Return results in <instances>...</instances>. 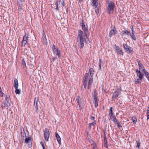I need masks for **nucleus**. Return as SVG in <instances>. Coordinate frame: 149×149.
<instances>
[{
  "label": "nucleus",
  "instance_id": "nucleus-1",
  "mask_svg": "<svg viewBox=\"0 0 149 149\" xmlns=\"http://www.w3.org/2000/svg\"><path fill=\"white\" fill-rule=\"evenodd\" d=\"M81 26L82 28V31L81 30L78 31V35L77 38V42L78 46L81 49H82L84 46V42H86V38H87V32L88 31V29L85 26L84 22L83 20H82Z\"/></svg>",
  "mask_w": 149,
  "mask_h": 149
},
{
  "label": "nucleus",
  "instance_id": "nucleus-2",
  "mask_svg": "<svg viewBox=\"0 0 149 149\" xmlns=\"http://www.w3.org/2000/svg\"><path fill=\"white\" fill-rule=\"evenodd\" d=\"M108 6L107 7V12L109 14L113 13L114 10L115 5L112 1L108 0L107 1Z\"/></svg>",
  "mask_w": 149,
  "mask_h": 149
},
{
  "label": "nucleus",
  "instance_id": "nucleus-3",
  "mask_svg": "<svg viewBox=\"0 0 149 149\" xmlns=\"http://www.w3.org/2000/svg\"><path fill=\"white\" fill-rule=\"evenodd\" d=\"M92 97L93 98V103L95 104V106L96 108L98 106V96L97 92L94 91L92 94Z\"/></svg>",
  "mask_w": 149,
  "mask_h": 149
},
{
  "label": "nucleus",
  "instance_id": "nucleus-4",
  "mask_svg": "<svg viewBox=\"0 0 149 149\" xmlns=\"http://www.w3.org/2000/svg\"><path fill=\"white\" fill-rule=\"evenodd\" d=\"M123 48L126 53L130 55L133 54V51L131 47L129 46L127 43L123 44Z\"/></svg>",
  "mask_w": 149,
  "mask_h": 149
},
{
  "label": "nucleus",
  "instance_id": "nucleus-5",
  "mask_svg": "<svg viewBox=\"0 0 149 149\" xmlns=\"http://www.w3.org/2000/svg\"><path fill=\"white\" fill-rule=\"evenodd\" d=\"M14 87L15 89V93L19 95L20 94V91L18 89V80L16 79H15L14 80Z\"/></svg>",
  "mask_w": 149,
  "mask_h": 149
},
{
  "label": "nucleus",
  "instance_id": "nucleus-6",
  "mask_svg": "<svg viewBox=\"0 0 149 149\" xmlns=\"http://www.w3.org/2000/svg\"><path fill=\"white\" fill-rule=\"evenodd\" d=\"M52 48L54 52L57 55L58 57L59 58H61V56L60 54L59 49L57 47H56L54 45H53Z\"/></svg>",
  "mask_w": 149,
  "mask_h": 149
},
{
  "label": "nucleus",
  "instance_id": "nucleus-7",
  "mask_svg": "<svg viewBox=\"0 0 149 149\" xmlns=\"http://www.w3.org/2000/svg\"><path fill=\"white\" fill-rule=\"evenodd\" d=\"M31 141L32 140L31 137L29 136H27L25 134V139L24 142L28 144L29 147L31 148L32 146Z\"/></svg>",
  "mask_w": 149,
  "mask_h": 149
},
{
  "label": "nucleus",
  "instance_id": "nucleus-8",
  "mask_svg": "<svg viewBox=\"0 0 149 149\" xmlns=\"http://www.w3.org/2000/svg\"><path fill=\"white\" fill-rule=\"evenodd\" d=\"M50 135V132L49 130L47 128H45L44 131V137L45 140L46 141H48Z\"/></svg>",
  "mask_w": 149,
  "mask_h": 149
},
{
  "label": "nucleus",
  "instance_id": "nucleus-9",
  "mask_svg": "<svg viewBox=\"0 0 149 149\" xmlns=\"http://www.w3.org/2000/svg\"><path fill=\"white\" fill-rule=\"evenodd\" d=\"M116 46V50L117 52V53L118 54L123 55V51L122 49H120L118 46L115 45Z\"/></svg>",
  "mask_w": 149,
  "mask_h": 149
},
{
  "label": "nucleus",
  "instance_id": "nucleus-10",
  "mask_svg": "<svg viewBox=\"0 0 149 149\" xmlns=\"http://www.w3.org/2000/svg\"><path fill=\"white\" fill-rule=\"evenodd\" d=\"M39 100L38 98V97H35L34 99V106L36 108V112L37 113L38 112V102Z\"/></svg>",
  "mask_w": 149,
  "mask_h": 149
},
{
  "label": "nucleus",
  "instance_id": "nucleus-11",
  "mask_svg": "<svg viewBox=\"0 0 149 149\" xmlns=\"http://www.w3.org/2000/svg\"><path fill=\"white\" fill-rule=\"evenodd\" d=\"M88 79H89V74L86 73L84 74L83 80V82L87 84V81Z\"/></svg>",
  "mask_w": 149,
  "mask_h": 149
},
{
  "label": "nucleus",
  "instance_id": "nucleus-12",
  "mask_svg": "<svg viewBox=\"0 0 149 149\" xmlns=\"http://www.w3.org/2000/svg\"><path fill=\"white\" fill-rule=\"evenodd\" d=\"M10 96L8 95H6L5 97V100L6 101L7 105L8 106H10L11 105V102L10 100Z\"/></svg>",
  "mask_w": 149,
  "mask_h": 149
},
{
  "label": "nucleus",
  "instance_id": "nucleus-13",
  "mask_svg": "<svg viewBox=\"0 0 149 149\" xmlns=\"http://www.w3.org/2000/svg\"><path fill=\"white\" fill-rule=\"evenodd\" d=\"M117 33V30L116 29H111L109 32V36L111 37L113 35H115Z\"/></svg>",
  "mask_w": 149,
  "mask_h": 149
},
{
  "label": "nucleus",
  "instance_id": "nucleus-14",
  "mask_svg": "<svg viewBox=\"0 0 149 149\" xmlns=\"http://www.w3.org/2000/svg\"><path fill=\"white\" fill-rule=\"evenodd\" d=\"M89 72L90 73L89 78H93V75L94 74V71L93 69L92 68H89Z\"/></svg>",
  "mask_w": 149,
  "mask_h": 149
},
{
  "label": "nucleus",
  "instance_id": "nucleus-15",
  "mask_svg": "<svg viewBox=\"0 0 149 149\" xmlns=\"http://www.w3.org/2000/svg\"><path fill=\"white\" fill-rule=\"evenodd\" d=\"M121 35L124 36L125 35H127L128 36L130 35V32L127 30L126 31H122L120 33Z\"/></svg>",
  "mask_w": 149,
  "mask_h": 149
},
{
  "label": "nucleus",
  "instance_id": "nucleus-16",
  "mask_svg": "<svg viewBox=\"0 0 149 149\" xmlns=\"http://www.w3.org/2000/svg\"><path fill=\"white\" fill-rule=\"evenodd\" d=\"M55 136L58 143L59 145H61V139L60 136L57 132L55 133Z\"/></svg>",
  "mask_w": 149,
  "mask_h": 149
},
{
  "label": "nucleus",
  "instance_id": "nucleus-17",
  "mask_svg": "<svg viewBox=\"0 0 149 149\" xmlns=\"http://www.w3.org/2000/svg\"><path fill=\"white\" fill-rule=\"evenodd\" d=\"M98 0H92L91 5L94 6H98Z\"/></svg>",
  "mask_w": 149,
  "mask_h": 149
},
{
  "label": "nucleus",
  "instance_id": "nucleus-18",
  "mask_svg": "<svg viewBox=\"0 0 149 149\" xmlns=\"http://www.w3.org/2000/svg\"><path fill=\"white\" fill-rule=\"evenodd\" d=\"M95 13L97 15H98L100 11L101 10V8L100 6H95Z\"/></svg>",
  "mask_w": 149,
  "mask_h": 149
},
{
  "label": "nucleus",
  "instance_id": "nucleus-19",
  "mask_svg": "<svg viewBox=\"0 0 149 149\" xmlns=\"http://www.w3.org/2000/svg\"><path fill=\"white\" fill-rule=\"evenodd\" d=\"M120 93V92L119 91L118 92L117 91H115L113 93V97L114 98L116 99Z\"/></svg>",
  "mask_w": 149,
  "mask_h": 149
},
{
  "label": "nucleus",
  "instance_id": "nucleus-20",
  "mask_svg": "<svg viewBox=\"0 0 149 149\" xmlns=\"http://www.w3.org/2000/svg\"><path fill=\"white\" fill-rule=\"evenodd\" d=\"M81 99L79 96H77L76 98V101L79 107L80 108L81 105Z\"/></svg>",
  "mask_w": 149,
  "mask_h": 149
},
{
  "label": "nucleus",
  "instance_id": "nucleus-21",
  "mask_svg": "<svg viewBox=\"0 0 149 149\" xmlns=\"http://www.w3.org/2000/svg\"><path fill=\"white\" fill-rule=\"evenodd\" d=\"M143 71L144 72L145 76L149 81V73L144 68L143 69Z\"/></svg>",
  "mask_w": 149,
  "mask_h": 149
},
{
  "label": "nucleus",
  "instance_id": "nucleus-22",
  "mask_svg": "<svg viewBox=\"0 0 149 149\" xmlns=\"http://www.w3.org/2000/svg\"><path fill=\"white\" fill-rule=\"evenodd\" d=\"M29 34L28 33H25L23 38L22 40L28 41L29 38Z\"/></svg>",
  "mask_w": 149,
  "mask_h": 149
},
{
  "label": "nucleus",
  "instance_id": "nucleus-23",
  "mask_svg": "<svg viewBox=\"0 0 149 149\" xmlns=\"http://www.w3.org/2000/svg\"><path fill=\"white\" fill-rule=\"evenodd\" d=\"M28 43V41L27 40H22V41L21 42V46H23L24 47L25 46V45L26 44Z\"/></svg>",
  "mask_w": 149,
  "mask_h": 149
},
{
  "label": "nucleus",
  "instance_id": "nucleus-24",
  "mask_svg": "<svg viewBox=\"0 0 149 149\" xmlns=\"http://www.w3.org/2000/svg\"><path fill=\"white\" fill-rule=\"evenodd\" d=\"M103 63L102 62V60L101 59H99V70H101V66L103 65Z\"/></svg>",
  "mask_w": 149,
  "mask_h": 149
},
{
  "label": "nucleus",
  "instance_id": "nucleus-25",
  "mask_svg": "<svg viewBox=\"0 0 149 149\" xmlns=\"http://www.w3.org/2000/svg\"><path fill=\"white\" fill-rule=\"evenodd\" d=\"M96 124V122L95 120H94L93 122L90 123L89 124L90 127V129L91 130V129L92 126L95 125Z\"/></svg>",
  "mask_w": 149,
  "mask_h": 149
},
{
  "label": "nucleus",
  "instance_id": "nucleus-26",
  "mask_svg": "<svg viewBox=\"0 0 149 149\" xmlns=\"http://www.w3.org/2000/svg\"><path fill=\"white\" fill-rule=\"evenodd\" d=\"M109 112V115L110 116V118H111L113 115L114 114L113 112L112 108L111 107L110 108Z\"/></svg>",
  "mask_w": 149,
  "mask_h": 149
},
{
  "label": "nucleus",
  "instance_id": "nucleus-27",
  "mask_svg": "<svg viewBox=\"0 0 149 149\" xmlns=\"http://www.w3.org/2000/svg\"><path fill=\"white\" fill-rule=\"evenodd\" d=\"M104 146L106 148H107L108 147L107 146V139L105 136L104 138Z\"/></svg>",
  "mask_w": 149,
  "mask_h": 149
},
{
  "label": "nucleus",
  "instance_id": "nucleus-28",
  "mask_svg": "<svg viewBox=\"0 0 149 149\" xmlns=\"http://www.w3.org/2000/svg\"><path fill=\"white\" fill-rule=\"evenodd\" d=\"M137 74L140 79H142L143 78V75L141 72H139V73Z\"/></svg>",
  "mask_w": 149,
  "mask_h": 149
},
{
  "label": "nucleus",
  "instance_id": "nucleus-29",
  "mask_svg": "<svg viewBox=\"0 0 149 149\" xmlns=\"http://www.w3.org/2000/svg\"><path fill=\"white\" fill-rule=\"evenodd\" d=\"M93 81V78H89V80L88 81V85L89 86H91L92 84Z\"/></svg>",
  "mask_w": 149,
  "mask_h": 149
},
{
  "label": "nucleus",
  "instance_id": "nucleus-30",
  "mask_svg": "<svg viewBox=\"0 0 149 149\" xmlns=\"http://www.w3.org/2000/svg\"><path fill=\"white\" fill-rule=\"evenodd\" d=\"M91 146H92L93 149H98L96 143H94L93 144H92Z\"/></svg>",
  "mask_w": 149,
  "mask_h": 149
},
{
  "label": "nucleus",
  "instance_id": "nucleus-31",
  "mask_svg": "<svg viewBox=\"0 0 149 149\" xmlns=\"http://www.w3.org/2000/svg\"><path fill=\"white\" fill-rule=\"evenodd\" d=\"M86 84H87L86 83L83 82V84L81 87V89L82 91L84 90L86 88Z\"/></svg>",
  "mask_w": 149,
  "mask_h": 149
},
{
  "label": "nucleus",
  "instance_id": "nucleus-32",
  "mask_svg": "<svg viewBox=\"0 0 149 149\" xmlns=\"http://www.w3.org/2000/svg\"><path fill=\"white\" fill-rule=\"evenodd\" d=\"M130 36H131V37H132V38L133 40H136V38L135 36L134 33H132V34H130Z\"/></svg>",
  "mask_w": 149,
  "mask_h": 149
},
{
  "label": "nucleus",
  "instance_id": "nucleus-33",
  "mask_svg": "<svg viewBox=\"0 0 149 149\" xmlns=\"http://www.w3.org/2000/svg\"><path fill=\"white\" fill-rule=\"evenodd\" d=\"M138 63L139 67V69H141L142 68H143V65L141 63H140L139 61H138Z\"/></svg>",
  "mask_w": 149,
  "mask_h": 149
},
{
  "label": "nucleus",
  "instance_id": "nucleus-34",
  "mask_svg": "<svg viewBox=\"0 0 149 149\" xmlns=\"http://www.w3.org/2000/svg\"><path fill=\"white\" fill-rule=\"evenodd\" d=\"M136 143H137V146H136V147L137 148L139 149L140 145V143L138 141H136Z\"/></svg>",
  "mask_w": 149,
  "mask_h": 149
},
{
  "label": "nucleus",
  "instance_id": "nucleus-35",
  "mask_svg": "<svg viewBox=\"0 0 149 149\" xmlns=\"http://www.w3.org/2000/svg\"><path fill=\"white\" fill-rule=\"evenodd\" d=\"M139 79H137L135 81V82L136 84H139L141 83V81H139Z\"/></svg>",
  "mask_w": 149,
  "mask_h": 149
},
{
  "label": "nucleus",
  "instance_id": "nucleus-36",
  "mask_svg": "<svg viewBox=\"0 0 149 149\" xmlns=\"http://www.w3.org/2000/svg\"><path fill=\"white\" fill-rule=\"evenodd\" d=\"M147 119H149V107L148 108L147 110Z\"/></svg>",
  "mask_w": 149,
  "mask_h": 149
},
{
  "label": "nucleus",
  "instance_id": "nucleus-37",
  "mask_svg": "<svg viewBox=\"0 0 149 149\" xmlns=\"http://www.w3.org/2000/svg\"><path fill=\"white\" fill-rule=\"evenodd\" d=\"M132 121L134 124H136L137 122V119L136 117H134L132 118Z\"/></svg>",
  "mask_w": 149,
  "mask_h": 149
},
{
  "label": "nucleus",
  "instance_id": "nucleus-38",
  "mask_svg": "<svg viewBox=\"0 0 149 149\" xmlns=\"http://www.w3.org/2000/svg\"><path fill=\"white\" fill-rule=\"evenodd\" d=\"M43 40H44V43L45 45H46L47 43V40L46 38L45 37V38H44Z\"/></svg>",
  "mask_w": 149,
  "mask_h": 149
},
{
  "label": "nucleus",
  "instance_id": "nucleus-39",
  "mask_svg": "<svg viewBox=\"0 0 149 149\" xmlns=\"http://www.w3.org/2000/svg\"><path fill=\"white\" fill-rule=\"evenodd\" d=\"M113 121L114 123L115 124H117L119 123L118 121L116 118L114 120H112Z\"/></svg>",
  "mask_w": 149,
  "mask_h": 149
},
{
  "label": "nucleus",
  "instance_id": "nucleus-40",
  "mask_svg": "<svg viewBox=\"0 0 149 149\" xmlns=\"http://www.w3.org/2000/svg\"><path fill=\"white\" fill-rule=\"evenodd\" d=\"M4 93L1 91V88L0 87V96L2 97H3V95Z\"/></svg>",
  "mask_w": 149,
  "mask_h": 149
},
{
  "label": "nucleus",
  "instance_id": "nucleus-41",
  "mask_svg": "<svg viewBox=\"0 0 149 149\" xmlns=\"http://www.w3.org/2000/svg\"><path fill=\"white\" fill-rule=\"evenodd\" d=\"M6 107V104L4 102H2V104H1V107L2 108H3V107Z\"/></svg>",
  "mask_w": 149,
  "mask_h": 149
},
{
  "label": "nucleus",
  "instance_id": "nucleus-42",
  "mask_svg": "<svg viewBox=\"0 0 149 149\" xmlns=\"http://www.w3.org/2000/svg\"><path fill=\"white\" fill-rule=\"evenodd\" d=\"M117 124V126H118V128H120V127H122V126L120 124V123L119 122V123H118Z\"/></svg>",
  "mask_w": 149,
  "mask_h": 149
},
{
  "label": "nucleus",
  "instance_id": "nucleus-43",
  "mask_svg": "<svg viewBox=\"0 0 149 149\" xmlns=\"http://www.w3.org/2000/svg\"><path fill=\"white\" fill-rule=\"evenodd\" d=\"M59 2H61V4H62V5H63V6H65V4H64V1H61V0H60V1H59Z\"/></svg>",
  "mask_w": 149,
  "mask_h": 149
},
{
  "label": "nucleus",
  "instance_id": "nucleus-44",
  "mask_svg": "<svg viewBox=\"0 0 149 149\" xmlns=\"http://www.w3.org/2000/svg\"><path fill=\"white\" fill-rule=\"evenodd\" d=\"M55 4L56 7V9L58 10V2H56L55 3Z\"/></svg>",
  "mask_w": 149,
  "mask_h": 149
},
{
  "label": "nucleus",
  "instance_id": "nucleus-45",
  "mask_svg": "<svg viewBox=\"0 0 149 149\" xmlns=\"http://www.w3.org/2000/svg\"><path fill=\"white\" fill-rule=\"evenodd\" d=\"M89 142L91 143V144H93L94 143H95V142L93 140H92L91 139H90L89 140Z\"/></svg>",
  "mask_w": 149,
  "mask_h": 149
},
{
  "label": "nucleus",
  "instance_id": "nucleus-46",
  "mask_svg": "<svg viewBox=\"0 0 149 149\" xmlns=\"http://www.w3.org/2000/svg\"><path fill=\"white\" fill-rule=\"evenodd\" d=\"M111 118V119L112 118L113 119L112 120H114V119H116V116L114 114L113 115V116H112Z\"/></svg>",
  "mask_w": 149,
  "mask_h": 149
},
{
  "label": "nucleus",
  "instance_id": "nucleus-47",
  "mask_svg": "<svg viewBox=\"0 0 149 149\" xmlns=\"http://www.w3.org/2000/svg\"><path fill=\"white\" fill-rule=\"evenodd\" d=\"M130 28L132 29V33H133L134 32V31L133 30V26L132 25H131L130 26Z\"/></svg>",
  "mask_w": 149,
  "mask_h": 149
},
{
  "label": "nucleus",
  "instance_id": "nucleus-48",
  "mask_svg": "<svg viewBox=\"0 0 149 149\" xmlns=\"http://www.w3.org/2000/svg\"><path fill=\"white\" fill-rule=\"evenodd\" d=\"M95 117H94V116H91V118H90V119L92 120H95Z\"/></svg>",
  "mask_w": 149,
  "mask_h": 149
},
{
  "label": "nucleus",
  "instance_id": "nucleus-49",
  "mask_svg": "<svg viewBox=\"0 0 149 149\" xmlns=\"http://www.w3.org/2000/svg\"><path fill=\"white\" fill-rule=\"evenodd\" d=\"M22 62H23V63H22L23 64V65H25V66H26V64L25 61H24V59H23L22 60Z\"/></svg>",
  "mask_w": 149,
  "mask_h": 149
},
{
  "label": "nucleus",
  "instance_id": "nucleus-50",
  "mask_svg": "<svg viewBox=\"0 0 149 149\" xmlns=\"http://www.w3.org/2000/svg\"><path fill=\"white\" fill-rule=\"evenodd\" d=\"M136 73L137 74L139 73V72H140V71H139L138 69H136Z\"/></svg>",
  "mask_w": 149,
  "mask_h": 149
},
{
  "label": "nucleus",
  "instance_id": "nucleus-51",
  "mask_svg": "<svg viewBox=\"0 0 149 149\" xmlns=\"http://www.w3.org/2000/svg\"><path fill=\"white\" fill-rule=\"evenodd\" d=\"M40 144L42 145V146H44L43 143H42V141H40Z\"/></svg>",
  "mask_w": 149,
  "mask_h": 149
},
{
  "label": "nucleus",
  "instance_id": "nucleus-52",
  "mask_svg": "<svg viewBox=\"0 0 149 149\" xmlns=\"http://www.w3.org/2000/svg\"><path fill=\"white\" fill-rule=\"evenodd\" d=\"M91 88V86H89L88 85V89H90Z\"/></svg>",
  "mask_w": 149,
  "mask_h": 149
},
{
  "label": "nucleus",
  "instance_id": "nucleus-53",
  "mask_svg": "<svg viewBox=\"0 0 149 149\" xmlns=\"http://www.w3.org/2000/svg\"><path fill=\"white\" fill-rule=\"evenodd\" d=\"M83 0H79V2L80 3H81V2L83 1Z\"/></svg>",
  "mask_w": 149,
  "mask_h": 149
},
{
  "label": "nucleus",
  "instance_id": "nucleus-54",
  "mask_svg": "<svg viewBox=\"0 0 149 149\" xmlns=\"http://www.w3.org/2000/svg\"><path fill=\"white\" fill-rule=\"evenodd\" d=\"M43 149H45L44 146H42Z\"/></svg>",
  "mask_w": 149,
  "mask_h": 149
},
{
  "label": "nucleus",
  "instance_id": "nucleus-55",
  "mask_svg": "<svg viewBox=\"0 0 149 149\" xmlns=\"http://www.w3.org/2000/svg\"><path fill=\"white\" fill-rule=\"evenodd\" d=\"M43 149H45L44 146H42Z\"/></svg>",
  "mask_w": 149,
  "mask_h": 149
},
{
  "label": "nucleus",
  "instance_id": "nucleus-56",
  "mask_svg": "<svg viewBox=\"0 0 149 149\" xmlns=\"http://www.w3.org/2000/svg\"><path fill=\"white\" fill-rule=\"evenodd\" d=\"M55 58H52V60H53V61H54V60H55Z\"/></svg>",
  "mask_w": 149,
  "mask_h": 149
},
{
  "label": "nucleus",
  "instance_id": "nucleus-57",
  "mask_svg": "<svg viewBox=\"0 0 149 149\" xmlns=\"http://www.w3.org/2000/svg\"><path fill=\"white\" fill-rule=\"evenodd\" d=\"M80 3H79H79H78V4H79V6H80Z\"/></svg>",
  "mask_w": 149,
  "mask_h": 149
}]
</instances>
